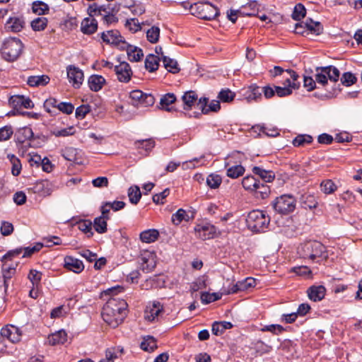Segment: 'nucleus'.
Returning <instances> with one entry per match:
<instances>
[{
	"label": "nucleus",
	"instance_id": "obj_1",
	"mask_svg": "<svg viewBox=\"0 0 362 362\" xmlns=\"http://www.w3.org/2000/svg\"><path fill=\"white\" fill-rule=\"evenodd\" d=\"M127 307V303L124 299L111 297L103 308L102 317L110 327H117L125 318Z\"/></svg>",
	"mask_w": 362,
	"mask_h": 362
},
{
	"label": "nucleus",
	"instance_id": "obj_2",
	"mask_svg": "<svg viewBox=\"0 0 362 362\" xmlns=\"http://www.w3.org/2000/svg\"><path fill=\"white\" fill-rule=\"evenodd\" d=\"M23 44L17 37L6 38L0 48L2 58L9 62L16 61L21 55L23 49Z\"/></svg>",
	"mask_w": 362,
	"mask_h": 362
},
{
	"label": "nucleus",
	"instance_id": "obj_3",
	"mask_svg": "<svg viewBox=\"0 0 362 362\" xmlns=\"http://www.w3.org/2000/svg\"><path fill=\"white\" fill-rule=\"evenodd\" d=\"M325 246L319 241L309 240L301 243L298 247V254L304 259L311 260L315 259L317 257H327L326 254Z\"/></svg>",
	"mask_w": 362,
	"mask_h": 362
},
{
	"label": "nucleus",
	"instance_id": "obj_4",
	"mask_svg": "<svg viewBox=\"0 0 362 362\" xmlns=\"http://www.w3.org/2000/svg\"><path fill=\"white\" fill-rule=\"evenodd\" d=\"M270 218L260 210H253L247 216L246 223L249 229L253 232L260 233L265 231L269 224Z\"/></svg>",
	"mask_w": 362,
	"mask_h": 362
},
{
	"label": "nucleus",
	"instance_id": "obj_5",
	"mask_svg": "<svg viewBox=\"0 0 362 362\" xmlns=\"http://www.w3.org/2000/svg\"><path fill=\"white\" fill-rule=\"evenodd\" d=\"M192 13L198 18L211 21L219 16L218 8L209 2H200L191 5Z\"/></svg>",
	"mask_w": 362,
	"mask_h": 362
},
{
	"label": "nucleus",
	"instance_id": "obj_6",
	"mask_svg": "<svg viewBox=\"0 0 362 362\" xmlns=\"http://www.w3.org/2000/svg\"><path fill=\"white\" fill-rule=\"evenodd\" d=\"M296 201L293 196L283 194L276 197L272 203L274 210L280 214H288L296 208Z\"/></svg>",
	"mask_w": 362,
	"mask_h": 362
},
{
	"label": "nucleus",
	"instance_id": "obj_7",
	"mask_svg": "<svg viewBox=\"0 0 362 362\" xmlns=\"http://www.w3.org/2000/svg\"><path fill=\"white\" fill-rule=\"evenodd\" d=\"M256 286V280L252 277H247L243 281H237L235 284H233L232 286L229 285L228 287L223 286V293L225 295H230L236 293L238 291H246L250 288L255 287Z\"/></svg>",
	"mask_w": 362,
	"mask_h": 362
},
{
	"label": "nucleus",
	"instance_id": "obj_8",
	"mask_svg": "<svg viewBox=\"0 0 362 362\" xmlns=\"http://www.w3.org/2000/svg\"><path fill=\"white\" fill-rule=\"evenodd\" d=\"M103 40L108 44L117 46L119 49L124 50L127 47V42L117 30H108L101 34Z\"/></svg>",
	"mask_w": 362,
	"mask_h": 362
},
{
	"label": "nucleus",
	"instance_id": "obj_9",
	"mask_svg": "<svg viewBox=\"0 0 362 362\" xmlns=\"http://www.w3.org/2000/svg\"><path fill=\"white\" fill-rule=\"evenodd\" d=\"M129 98L133 105H141L144 107L153 105L155 99L151 94L144 93L140 90H134L130 92Z\"/></svg>",
	"mask_w": 362,
	"mask_h": 362
},
{
	"label": "nucleus",
	"instance_id": "obj_10",
	"mask_svg": "<svg viewBox=\"0 0 362 362\" xmlns=\"http://www.w3.org/2000/svg\"><path fill=\"white\" fill-rule=\"evenodd\" d=\"M0 334L1 339H6L13 344L19 342L23 335L21 328L10 324L3 327Z\"/></svg>",
	"mask_w": 362,
	"mask_h": 362
},
{
	"label": "nucleus",
	"instance_id": "obj_11",
	"mask_svg": "<svg viewBox=\"0 0 362 362\" xmlns=\"http://www.w3.org/2000/svg\"><path fill=\"white\" fill-rule=\"evenodd\" d=\"M194 230L197 236L203 240L212 239L217 233L216 228L209 223L197 225Z\"/></svg>",
	"mask_w": 362,
	"mask_h": 362
},
{
	"label": "nucleus",
	"instance_id": "obj_12",
	"mask_svg": "<svg viewBox=\"0 0 362 362\" xmlns=\"http://www.w3.org/2000/svg\"><path fill=\"white\" fill-rule=\"evenodd\" d=\"M114 71L117 80L122 83L129 82L133 75L130 65L126 62H122L119 64L115 65Z\"/></svg>",
	"mask_w": 362,
	"mask_h": 362
},
{
	"label": "nucleus",
	"instance_id": "obj_13",
	"mask_svg": "<svg viewBox=\"0 0 362 362\" xmlns=\"http://www.w3.org/2000/svg\"><path fill=\"white\" fill-rule=\"evenodd\" d=\"M67 77L69 81L75 88H79L83 81V72L81 69L73 65H69L66 68Z\"/></svg>",
	"mask_w": 362,
	"mask_h": 362
},
{
	"label": "nucleus",
	"instance_id": "obj_14",
	"mask_svg": "<svg viewBox=\"0 0 362 362\" xmlns=\"http://www.w3.org/2000/svg\"><path fill=\"white\" fill-rule=\"evenodd\" d=\"M25 21L23 16L9 17L5 23V29L12 33L21 32L25 27Z\"/></svg>",
	"mask_w": 362,
	"mask_h": 362
},
{
	"label": "nucleus",
	"instance_id": "obj_15",
	"mask_svg": "<svg viewBox=\"0 0 362 362\" xmlns=\"http://www.w3.org/2000/svg\"><path fill=\"white\" fill-rule=\"evenodd\" d=\"M209 98L202 97L197 103V107L201 110L202 114H208L209 112H218L221 109L219 100H213L208 105Z\"/></svg>",
	"mask_w": 362,
	"mask_h": 362
},
{
	"label": "nucleus",
	"instance_id": "obj_16",
	"mask_svg": "<svg viewBox=\"0 0 362 362\" xmlns=\"http://www.w3.org/2000/svg\"><path fill=\"white\" fill-rule=\"evenodd\" d=\"M163 308L160 302L154 301L152 303H149L144 312V318L148 322H153L156 320L159 314L163 312Z\"/></svg>",
	"mask_w": 362,
	"mask_h": 362
},
{
	"label": "nucleus",
	"instance_id": "obj_17",
	"mask_svg": "<svg viewBox=\"0 0 362 362\" xmlns=\"http://www.w3.org/2000/svg\"><path fill=\"white\" fill-rule=\"evenodd\" d=\"M64 267L70 272L80 274L84 269V264L81 260L67 255L64 258Z\"/></svg>",
	"mask_w": 362,
	"mask_h": 362
},
{
	"label": "nucleus",
	"instance_id": "obj_18",
	"mask_svg": "<svg viewBox=\"0 0 362 362\" xmlns=\"http://www.w3.org/2000/svg\"><path fill=\"white\" fill-rule=\"evenodd\" d=\"M10 103L14 107H24V108H33L34 107V103L28 97H25L24 95H14L10 98Z\"/></svg>",
	"mask_w": 362,
	"mask_h": 362
},
{
	"label": "nucleus",
	"instance_id": "obj_19",
	"mask_svg": "<svg viewBox=\"0 0 362 362\" xmlns=\"http://www.w3.org/2000/svg\"><path fill=\"white\" fill-rule=\"evenodd\" d=\"M34 134L30 127H23L17 130L15 134L16 141L19 144H23L26 141H30L33 139Z\"/></svg>",
	"mask_w": 362,
	"mask_h": 362
},
{
	"label": "nucleus",
	"instance_id": "obj_20",
	"mask_svg": "<svg viewBox=\"0 0 362 362\" xmlns=\"http://www.w3.org/2000/svg\"><path fill=\"white\" fill-rule=\"evenodd\" d=\"M307 293L311 300L317 302L324 298L326 288L323 286H312L308 289Z\"/></svg>",
	"mask_w": 362,
	"mask_h": 362
},
{
	"label": "nucleus",
	"instance_id": "obj_21",
	"mask_svg": "<svg viewBox=\"0 0 362 362\" xmlns=\"http://www.w3.org/2000/svg\"><path fill=\"white\" fill-rule=\"evenodd\" d=\"M252 171L255 175L259 176L263 182H272L275 178V173L272 170H267L259 166L253 167Z\"/></svg>",
	"mask_w": 362,
	"mask_h": 362
},
{
	"label": "nucleus",
	"instance_id": "obj_22",
	"mask_svg": "<svg viewBox=\"0 0 362 362\" xmlns=\"http://www.w3.org/2000/svg\"><path fill=\"white\" fill-rule=\"evenodd\" d=\"M105 83V79L100 75H91L88 80V87L92 91L98 92L100 90Z\"/></svg>",
	"mask_w": 362,
	"mask_h": 362
},
{
	"label": "nucleus",
	"instance_id": "obj_23",
	"mask_svg": "<svg viewBox=\"0 0 362 362\" xmlns=\"http://www.w3.org/2000/svg\"><path fill=\"white\" fill-rule=\"evenodd\" d=\"M98 28V22L95 18H86L81 25V30L83 33L90 35L94 33Z\"/></svg>",
	"mask_w": 362,
	"mask_h": 362
},
{
	"label": "nucleus",
	"instance_id": "obj_24",
	"mask_svg": "<svg viewBox=\"0 0 362 362\" xmlns=\"http://www.w3.org/2000/svg\"><path fill=\"white\" fill-rule=\"evenodd\" d=\"M48 342L50 345L62 344L67 340V334L64 329L59 330L48 336Z\"/></svg>",
	"mask_w": 362,
	"mask_h": 362
},
{
	"label": "nucleus",
	"instance_id": "obj_25",
	"mask_svg": "<svg viewBox=\"0 0 362 362\" xmlns=\"http://www.w3.org/2000/svg\"><path fill=\"white\" fill-rule=\"evenodd\" d=\"M259 4L256 1H250L245 5L241 6L239 13L242 16H255L259 11Z\"/></svg>",
	"mask_w": 362,
	"mask_h": 362
},
{
	"label": "nucleus",
	"instance_id": "obj_26",
	"mask_svg": "<svg viewBox=\"0 0 362 362\" xmlns=\"http://www.w3.org/2000/svg\"><path fill=\"white\" fill-rule=\"evenodd\" d=\"M50 81L47 75L30 76L28 78L27 83L31 87L44 86Z\"/></svg>",
	"mask_w": 362,
	"mask_h": 362
},
{
	"label": "nucleus",
	"instance_id": "obj_27",
	"mask_svg": "<svg viewBox=\"0 0 362 362\" xmlns=\"http://www.w3.org/2000/svg\"><path fill=\"white\" fill-rule=\"evenodd\" d=\"M245 95L248 102L259 101L262 99L261 88L256 84L251 85Z\"/></svg>",
	"mask_w": 362,
	"mask_h": 362
},
{
	"label": "nucleus",
	"instance_id": "obj_28",
	"mask_svg": "<svg viewBox=\"0 0 362 362\" xmlns=\"http://www.w3.org/2000/svg\"><path fill=\"white\" fill-rule=\"evenodd\" d=\"M159 232L156 229H148L142 231L139 238L141 242L145 243H151L158 240Z\"/></svg>",
	"mask_w": 362,
	"mask_h": 362
},
{
	"label": "nucleus",
	"instance_id": "obj_29",
	"mask_svg": "<svg viewBox=\"0 0 362 362\" xmlns=\"http://www.w3.org/2000/svg\"><path fill=\"white\" fill-rule=\"evenodd\" d=\"M182 100L184 104V110H190L192 107L197 104V95L193 90L187 91L182 97Z\"/></svg>",
	"mask_w": 362,
	"mask_h": 362
},
{
	"label": "nucleus",
	"instance_id": "obj_30",
	"mask_svg": "<svg viewBox=\"0 0 362 362\" xmlns=\"http://www.w3.org/2000/svg\"><path fill=\"white\" fill-rule=\"evenodd\" d=\"M322 69H325V72L324 73L328 79V82L333 83L334 85L339 81L340 77V71L339 70L334 66L329 65L326 66H321Z\"/></svg>",
	"mask_w": 362,
	"mask_h": 362
},
{
	"label": "nucleus",
	"instance_id": "obj_31",
	"mask_svg": "<svg viewBox=\"0 0 362 362\" xmlns=\"http://www.w3.org/2000/svg\"><path fill=\"white\" fill-rule=\"evenodd\" d=\"M127 50L128 59L131 62H139L144 56L141 49L132 46L127 43V47H125Z\"/></svg>",
	"mask_w": 362,
	"mask_h": 362
},
{
	"label": "nucleus",
	"instance_id": "obj_32",
	"mask_svg": "<svg viewBox=\"0 0 362 362\" xmlns=\"http://www.w3.org/2000/svg\"><path fill=\"white\" fill-rule=\"evenodd\" d=\"M305 26L307 28L308 35L311 33L315 35H320L324 30L323 25L320 22L314 21L311 18L306 20Z\"/></svg>",
	"mask_w": 362,
	"mask_h": 362
},
{
	"label": "nucleus",
	"instance_id": "obj_33",
	"mask_svg": "<svg viewBox=\"0 0 362 362\" xmlns=\"http://www.w3.org/2000/svg\"><path fill=\"white\" fill-rule=\"evenodd\" d=\"M259 180L253 175H247L242 180L243 187L247 192L253 193L256 190Z\"/></svg>",
	"mask_w": 362,
	"mask_h": 362
},
{
	"label": "nucleus",
	"instance_id": "obj_34",
	"mask_svg": "<svg viewBox=\"0 0 362 362\" xmlns=\"http://www.w3.org/2000/svg\"><path fill=\"white\" fill-rule=\"evenodd\" d=\"M233 327V324L230 322H214L212 325V333L214 335L218 336L222 334L226 329Z\"/></svg>",
	"mask_w": 362,
	"mask_h": 362
},
{
	"label": "nucleus",
	"instance_id": "obj_35",
	"mask_svg": "<svg viewBox=\"0 0 362 362\" xmlns=\"http://www.w3.org/2000/svg\"><path fill=\"white\" fill-rule=\"evenodd\" d=\"M160 57L154 54H148L145 59V67L150 71L153 72L158 69L159 66Z\"/></svg>",
	"mask_w": 362,
	"mask_h": 362
},
{
	"label": "nucleus",
	"instance_id": "obj_36",
	"mask_svg": "<svg viewBox=\"0 0 362 362\" xmlns=\"http://www.w3.org/2000/svg\"><path fill=\"white\" fill-rule=\"evenodd\" d=\"M270 187L269 185L264 184L263 182L259 180L256 190H254L253 194L258 199H265L268 197L270 194Z\"/></svg>",
	"mask_w": 362,
	"mask_h": 362
},
{
	"label": "nucleus",
	"instance_id": "obj_37",
	"mask_svg": "<svg viewBox=\"0 0 362 362\" xmlns=\"http://www.w3.org/2000/svg\"><path fill=\"white\" fill-rule=\"evenodd\" d=\"M163 63L164 67L168 72L177 74L180 71L177 62L174 59H171L167 56H163Z\"/></svg>",
	"mask_w": 362,
	"mask_h": 362
},
{
	"label": "nucleus",
	"instance_id": "obj_38",
	"mask_svg": "<svg viewBox=\"0 0 362 362\" xmlns=\"http://www.w3.org/2000/svg\"><path fill=\"white\" fill-rule=\"evenodd\" d=\"M223 295L225 294L223 293V287L221 288V291L218 293H210L208 292H203L201 294V301L203 304H209L221 299Z\"/></svg>",
	"mask_w": 362,
	"mask_h": 362
},
{
	"label": "nucleus",
	"instance_id": "obj_39",
	"mask_svg": "<svg viewBox=\"0 0 362 362\" xmlns=\"http://www.w3.org/2000/svg\"><path fill=\"white\" fill-rule=\"evenodd\" d=\"M32 10L34 13L42 16L48 13L49 8L44 1H35L32 4Z\"/></svg>",
	"mask_w": 362,
	"mask_h": 362
},
{
	"label": "nucleus",
	"instance_id": "obj_40",
	"mask_svg": "<svg viewBox=\"0 0 362 362\" xmlns=\"http://www.w3.org/2000/svg\"><path fill=\"white\" fill-rule=\"evenodd\" d=\"M192 217H191L192 218ZM190 217L183 209H179L172 215L171 221L173 224L178 226L182 221H189Z\"/></svg>",
	"mask_w": 362,
	"mask_h": 362
},
{
	"label": "nucleus",
	"instance_id": "obj_41",
	"mask_svg": "<svg viewBox=\"0 0 362 362\" xmlns=\"http://www.w3.org/2000/svg\"><path fill=\"white\" fill-rule=\"evenodd\" d=\"M128 197L132 204H137L141 197L140 188L136 186H131L128 189Z\"/></svg>",
	"mask_w": 362,
	"mask_h": 362
},
{
	"label": "nucleus",
	"instance_id": "obj_42",
	"mask_svg": "<svg viewBox=\"0 0 362 362\" xmlns=\"http://www.w3.org/2000/svg\"><path fill=\"white\" fill-rule=\"evenodd\" d=\"M245 168L241 165H235L229 167L227 169L226 175L228 177L232 178V179H236L245 173Z\"/></svg>",
	"mask_w": 362,
	"mask_h": 362
},
{
	"label": "nucleus",
	"instance_id": "obj_43",
	"mask_svg": "<svg viewBox=\"0 0 362 362\" xmlns=\"http://www.w3.org/2000/svg\"><path fill=\"white\" fill-rule=\"evenodd\" d=\"M140 347L145 351L153 352L157 348L156 341L153 337L148 336L144 339Z\"/></svg>",
	"mask_w": 362,
	"mask_h": 362
},
{
	"label": "nucleus",
	"instance_id": "obj_44",
	"mask_svg": "<svg viewBox=\"0 0 362 362\" xmlns=\"http://www.w3.org/2000/svg\"><path fill=\"white\" fill-rule=\"evenodd\" d=\"M325 69H322L321 66H317L315 68V78L316 82L318 85L325 87L328 85V79L324 73L325 72Z\"/></svg>",
	"mask_w": 362,
	"mask_h": 362
},
{
	"label": "nucleus",
	"instance_id": "obj_45",
	"mask_svg": "<svg viewBox=\"0 0 362 362\" xmlns=\"http://www.w3.org/2000/svg\"><path fill=\"white\" fill-rule=\"evenodd\" d=\"M78 228L86 233L88 238H90L93 235L92 230L93 223L89 220H80L77 223Z\"/></svg>",
	"mask_w": 362,
	"mask_h": 362
},
{
	"label": "nucleus",
	"instance_id": "obj_46",
	"mask_svg": "<svg viewBox=\"0 0 362 362\" xmlns=\"http://www.w3.org/2000/svg\"><path fill=\"white\" fill-rule=\"evenodd\" d=\"M313 142V137L308 134H299L296 136L292 144L296 147L304 146Z\"/></svg>",
	"mask_w": 362,
	"mask_h": 362
},
{
	"label": "nucleus",
	"instance_id": "obj_47",
	"mask_svg": "<svg viewBox=\"0 0 362 362\" xmlns=\"http://www.w3.org/2000/svg\"><path fill=\"white\" fill-rule=\"evenodd\" d=\"M8 158L12 165L11 173L14 176H18L21 173L22 168L20 160L13 154H8Z\"/></svg>",
	"mask_w": 362,
	"mask_h": 362
},
{
	"label": "nucleus",
	"instance_id": "obj_48",
	"mask_svg": "<svg viewBox=\"0 0 362 362\" xmlns=\"http://www.w3.org/2000/svg\"><path fill=\"white\" fill-rule=\"evenodd\" d=\"M124 354V349L122 346L112 347L105 351V356L114 361L115 359L121 357Z\"/></svg>",
	"mask_w": 362,
	"mask_h": 362
},
{
	"label": "nucleus",
	"instance_id": "obj_49",
	"mask_svg": "<svg viewBox=\"0 0 362 362\" xmlns=\"http://www.w3.org/2000/svg\"><path fill=\"white\" fill-rule=\"evenodd\" d=\"M48 20L45 17H37L31 22L32 29L35 31H42L47 25Z\"/></svg>",
	"mask_w": 362,
	"mask_h": 362
},
{
	"label": "nucleus",
	"instance_id": "obj_50",
	"mask_svg": "<svg viewBox=\"0 0 362 362\" xmlns=\"http://www.w3.org/2000/svg\"><path fill=\"white\" fill-rule=\"evenodd\" d=\"M176 100V97L173 93H166L163 95L160 100V105H161V108L167 111H170V108L168 106Z\"/></svg>",
	"mask_w": 362,
	"mask_h": 362
},
{
	"label": "nucleus",
	"instance_id": "obj_51",
	"mask_svg": "<svg viewBox=\"0 0 362 362\" xmlns=\"http://www.w3.org/2000/svg\"><path fill=\"white\" fill-rule=\"evenodd\" d=\"M58 103L59 101L57 99L49 98L45 101L43 107L46 112L54 115L56 114Z\"/></svg>",
	"mask_w": 362,
	"mask_h": 362
},
{
	"label": "nucleus",
	"instance_id": "obj_52",
	"mask_svg": "<svg viewBox=\"0 0 362 362\" xmlns=\"http://www.w3.org/2000/svg\"><path fill=\"white\" fill-rule=\"evenodd\" d=\"M2 273L4 278V286L5 287V290H6L8 286V280H10L16 273V267L13 266H9L6 267L4 265L2 267Z\"/></svg>",
	"mask_w": 362,
	"mask_h": 362
},
{
	"label": "nucleus",
	"instance_id": "obj_53",
	"mask_svg": "<svg viewBox=\"0 0 362 362\" xmlns=\"http://www.w3.org/2000/svg\"><path fill=\"white\" fill-rule=\"evenodd\" d=\"M107 220L103 217H96L93 221L95 231L98 233H104L107 231Z\"/></svg>",
	"mask_w": 362,
	"mask_h": 362
},
{
	"label": "nucleus",
	"instance_id": "obj_54",
	"mask_svg": "<svg viewBox=\"0 0 362 362\" xmlns=\"http://www.w3.org/2000/svg\"><path fill=\"white\" fill-rule=\"evenodd\" d=\"M305 14L306 9L305 6L299 3L295 6L291 16L295 21H300L305 16Z\"/></svg>",
	"mask_w": 362,
	"mask_h": 362
},
{
	"label": "nucleus",
	"instance_id": "obj_55",
	"mask_svg": "<svg viewBox=\"0 0 362 362\" xmlns=\"http://www.w3.org/2000/svg\"><path fill=\"white\" fill-rule=\"evenodd\" d=\"M160 37V28L158 26H152L146 31V38L151 43H156Z\"/></svg>",
	"mask_w": 362,
	"mask_h": 362
},
{
	"label": "nucleus",
	"instance_id": "obj_56",
	"mask_svg": "<svg viewBox=\"0 0 362 362\" xmlns=\"http://www.w3.org/2000/svg\"><path fill=\"white\" fill-rule=\"evenodd\" d=\"M42 273L36 270L30 269L28 276V279L33 284V286L38 287L42 280Z\"/></svg>",
	"mask_w": 362,
	"mask_h": 362
},
{
	"label": "nucleus",
	"instance_id": "obj_57",
	"mask_svg": "<svg viewBox=\"0 0 362 362\" xmlns=\"http://www.w3.org/2000/svg\"><path fill=\"white\" fill-rule=\"evenodd\" d=\"M321 190L327 194H332L334 192L337 187L334 184V182L331 180H326L321 182L320 184Z\"/></svg>",
	"mask_w": 362,
	"mask_h": 362
},
{
	"label": "nucleus",
	"instance_id": "obj_58",
	"mask_svg": "<svg viewBox=\"0 0 362 362\" xmlns=\"http://www.w3.org/2000/svg\"><path fill=\"white\" fill-rule=\"evenodd\" d=\"M221 177L216 174H211L206 178V184L211 189L218 188L221 184Z\"/></svg>",
	"mask_w": 362,
	"mask_h": 362
},
{
	"label": "nucleus",
	"instance_id": "obj_59",
	"mask_svg": "<svg viewBox=\"0 0 362 362\" xmlns=\"http://www.w3.org/2000/svg\"><path fill=\"white\" fill-rule=\"evenodd\" d=\"M262 332H270L274 334L279 335L285 331V328L277 324L265 325L260 329Z\"/></svg>",
	"mask_w": 362,
	"mask_h": 362
},
{
	"label": "nucleus",
	"instance_id": "obj_60",
	"mask_svg": "<svg viewBox=\"0 0 362 362\" xmlns=\"http://www.w3.org/2000/svg\"><path fill=\"white\" fill-rule=\"evenodd\" d=\"M235 96V93L231 91L229 89H223L221 90L218 95L219 100L223 103H229L233 100Z\"/></svg>",
	"mask_w": 362,
	"mask_h": 362
},
{
	"label": "nucleus",
	"instance_id": "obj_61",
	"mask_svg": "<svg viewBox=\"0 0 362 362\" xmlns=\"http://www.w3.org/2000/svg\"><path fill=\"white\" fill-rule=\"evenodd\" d=\"M137 148L144 149L146 151H151L155 146V141L151 139L139 140L135 142Z\"/></svg>",
	"mask_w": 362,
	"mask_h": 362
},
{
	"label": "nucleus",
	"instance_id": "obj_62",
	"mask_svg": "<svg viewBox=\"0 0 362 362\" xmlns=\"http://www.w3.org/2000/svg\"><path fill=\"white\" fill-rule=\"evenodd\" d=\"M259 131L270 137H275L279 134L278 128L266 124L259 125Z\"/></svg>",
	"mask_w": 362,
	"mask_h": 362
},
{
	"label": "nucleus",
	"instance_id": "obj_63",
	"mask_svg": "<svg viewBox=\"0 0 362 362\" xmlns=\"http://www.w3.org/2000/svg\"><path fill=\"white\" fill-rule=\"evenodd\" d=\"M43 247V244L37 243L33 246H28L23 248V257H28L31 256L33 253L40 251Z\"/></svg>",
	"mask_w": 362,
	"mask_h": 362
},
{
	"label": "nucleus",
	"instance_id": "obj_64",
	"mask_svg": "<svg viewBox=\"0 0 362 362\" xmlns=\"http://www.w3.org/2000/svg\"><path fill=\"white\" fill-rule=\"evenodd\" d=\"M356 77L351 72H345L341 77V82L344 86H350L356 82Z\"/></svg>",
	"mask_w": 362,
	"mask_h": 362
}]
</instances>
